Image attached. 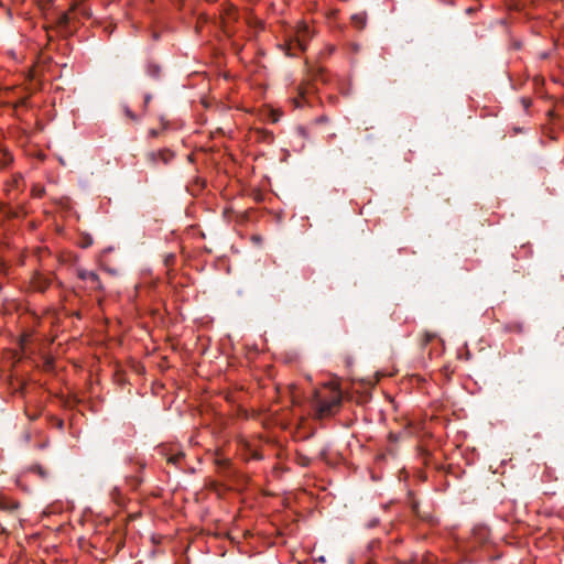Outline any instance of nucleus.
Instances as JSON below:
<instances>
[{
    "mask_svg": "<svg viewBox=\"0 0 564 564\" xmlns=\"http://www.w3.org/2000/svg\"><path fill=\"white\" fill-rule=\"evenodd\" d=\"M150 100H151V95H145V96H144V107H147V106H148V104L150 102Z\"/></svg>",
    "mask_w": 564,
    "mask_h": 564,
    "instance_id": "obj_15",
    "label": "nucleus"
},
{
    "mask_svg": "<svg viewBox=\"0 0 564 564\" xmlns=\"http://www.w3.org/2000/svg\"><path fill=\"white\" fill-rule=\"evenodd\" d=\"M313 36V32L305 22H300L296 25L294 34L286 42V54L295 56V51L303 52L306 48V43Z\"/></svg>",
    "mask_w": 564,
    "mask_h": 564,
    "instance_id": "obj_2",
    "label": "nucleus"
},
{
    "mask_svg": "<svg viewBox=\"0 0 564 564\" xmlns=\"http://www.w3.org/2000/svg\"><path fill=\"white\" fill-rule=\"evenodd\" d=\"M19 508V503L14 500H11L4 496H0V510L6 512H13Z\"/></svg>",
    "mask_w": 564,
    "mask_h": 564,
    "instance_id": "obj_8",
    "label": "nucleus"
},
{
    "mask_svg": "<svg viewBox=\"0 0 564 564\" xmlns=\"http://www.w3.org/2000/svg\"><path fill=\"white\" fill-rule=\"evenodd\" d=\"M161 68L154 63H149L147 66V74L152 78H159Z\"/></svg>",
    "mask_w": 564,
    "mask_h": 564,
    "instance_id": "obj_10",
    "label": "nucleus"
},
{
    "mask_svg": "<svg viewBox=\"0 0 564 564\" xmlns=\"http://www.w3.org/2000/svg\"><path fill=\"white\" fill-rule=\"evenodd\" d=\"M52 283V279L43 275L40 272L34 273L32 278V286L39 292H45Z\"/></svg>",
    "mask_w": 564,
    "mask_h": 564,
    "instance_id": "obj_4",
    "label": "nucleus"
},
{
    "mask_svg": "<svg viewBox=\"0 0 564 564\" xmlns=\"http://www.w3.org/2000/svg\"><path fill=\"white\" fill-rule=\"evenodd\" d=\"M340 403L341 392L335 386L327 384L323 389H315L312 392L311 404L319 419L334 414Z\"/></svg>",
    "mask_w": 564,
    "mask_h": 564,
    "instance_id": "obj_1",
    "label": "nucleus"
},
{
    "mask_svg": "<svg viewBox=\"0 0 564 564\" xmlns=\"http://www.w3.org/2000/svg\"><path fill=\"white\" fill-rule=\"evenodd\" d=\"M293 101H294L295 107H302V104L297 98H295Z\"/></svg>",
    "mask_w": 564,
    "mask_h": 564,
    "instance_id": "obj_16",
    "label": "nucleus"
},
{
    "mask_svg": "<svg viewBox=\"0 0 564 564\" xmlns=\"http://www.w3.org/2000/svg\"><path fill=\"white\" fill-rule=\"evenodd\" d=\"M318 562L324 563V562H325V557H324V556H321V557L318 558Z\"/></svg>",
    "mask_w": 564,
    "mask_h": 564,
    "instance_id": "obj_18",
    "label": "nucleus"
},
{
    "mask_svg": "<svg viewBox=\"0 0 564 564\" xmlns=\"http://www.w3.org/2000/svg\"><path fill=\"white\" fill-rule=\"evenodd\" d=\"M173 158V153L169 150H161L158 152H150L148 154L149 161L152 163H156L159 160H161L164 164H167Z\"/></svg>",
    "mask_w": 564,
    "mask_h": 564,
    "instance_id": "obj_5",
    "label": "nucleus"
},
{
    "mask_svg": "<svg viewBox=\"0 0 564 564\" xmlns=\"http://www.w3.org/2000/svg\"><path fill=\"white\" fill-rule=\"evenodd\" d=\"M183 456L184 455L180 453L177 455L170 456L167 460L172 464H177L183 458Z\"/></svg>",
    "mask_w": 564,
    "mask_h": 564,
    "instance_id": "obj_12",
    "label": "nucleus"
},
{
    "mask_svg": "<svg viewBox=\"0 0 564 564\" xmlns=\"http://www.w3.org/2000/svg\"><path fill=\"white\" fill-rule=\"evenodd\" d=\"M124 112L130 119L135 120V115L128 107L124 108Z\"/></svg>",
    "mask_w": 564,
    "mask_h": 564,
    "instance_id": "obj_13",
    "label": "nucleus"
},
{
    "mask_svg": "<svg viewBox=\"0 0 564 564\" xmlns=\"http://www.w3.org/2000/svg\"><path fill=\"white\" fill-rule=\"evenodd\" d=\"M237 20H238V12H237L236 8L229 7L225 11L223 19H221L224 32L228 36H231L234 34L235 31L232 29V23H235Z\"/></svg>",
    "mask_w": 564,
    "mask_h": 564,
    "instance_id": "obj_3",
    "label": "nucleus"
},
{
    "mask_svg": "<svg viewBox=\"0 0 564 564\" xmlns=\"http://www.w3.org/2000/svg\"><path fill=\"white\" fill-rule=\"evenodd\" d=\"M78 278L80 280L88 281V282L95 284L96 286H99V284H100L99 276L94 271L79 270L78 271Z\"/></svg>",
    "mask_w": 564,
    "mask_h": 564,
    "instance_id": "obj_7",
    "label": "nucleus"
},
{
    "mask_svg": "<svg viewBox=\"0 0 564 564\" xmlns=\"http://www.w3.org/2000/svg\"><path fill=\"white\" fill-rule=\"evenodd\" d=\"M379 523V520L377 518L372 519L368 523V528H375Z\"/></svg>",
    "mask_w": 564,
    "mask_h": 564,
    "instance_id": "obj_14",
    "label": "nucleus"
},
{
    "mask_svg": "<svg viewBox=\"0 0 564 564\" xmlns=\"http://www.w3.org/2000/svg\"><path fill=\"white\" fill-rule=\"evenodd\" d=\"M31 470L33 473L37 474L41 478H46L47 477L46 470L42 466H40V465L33 466Z\"/></svg>",
    "mask_w": 564,
    "mask_h": 564,
    "instance_id": "obj_11",
    "label": "nucleus"
},
{
    "mask_svg": "<svg viewBox=\"0 0 564 564\" xmlns=\"http://www.w3.org/2000/svg\"><path fill=\"white\" fill-rule=\"evenodd\" d=\"M351 23L355 28L362 30L367 23V17L365 13H356L351 17Z\"/></svg>",
    "mask_w": 564,
    "mask_h": 564,
    "instance_id": "obj_9",
    "label": "nucleus"
},
{
    "mask_svg": "<svg viewBox=\"0 0 564 564\" xmlns=\"http://www.w3.org/2000/svg\"><path fill=\"white\" fill-rule=\"evenodd\" d=\"M152 37H153V40H155V41H156V40H159V39H160V34H159V33H156V32H153Z\"/></svg>",
    "mask_w": 564,
    "mask_h": 564,
    "instance_id": "obj_17",
    "label": "nucleus"
},
{
    "mask_svg": "<svg viewBox=\"0 0 564 564\" xmlns=\"http://www.w3.org/2000/svg\"><path fill=\"white\" fill-rule=\"evenodd\" d=\"M473 535L479 543H486L490 536L489 528L486 525H476L473 529Z\"/></svg>",
    "mask_w": 564,
    "mask_h": 564,
    "instance_id": "obj_6",
    "label": "nucleus"
}]
</instances>
